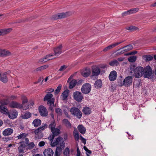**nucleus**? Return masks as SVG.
Wrapping results in <instances>:
<instances>
[{"instance_id":"f257e3e1","label":"nucleus","mask_w":156,"mask_h":156,"mask_svg":"<svg viewBox=\"0 0 156 156\" xmlns=\"http://www.w3.org/2000/svg\"><path fill=\"white\" fill-rule=\"evenodd\" d=\"M55 136L52 134L50 135L48 137L49 140L51 141V145L52 147H54L56 145L57 146L55 152V156H59L63 149L65 147V143L63 138L61 136H59L55 139V140H53V139Z\"/></svg>"},{"instance_id":"f03ea898","label":"nucleus","mask_w":156,"mask_h":156,"mask_svg":"<svg viewBox=\"0 0 156 156\" xmlns=\"http://www.w3.org/2000/svg\"><path fill=\"white\" fill-rule=\"evenodd\" d=\"M20 145L18 147L19 153L24 152V150L26 147L27 146V149H31L34 147L35 145L33 142L30 143L28 138L25 139V142L24 141H22L19 142Z\"/></svg>"},{"instance_id":"7ed1b4c3","label":"nucleus","mask_w":156,"mask_h":156,"mask_svg":"<svg viewBox=\"0 0 156 156\" xmlns=\"http://www.w3.org/2000/svg\"><path fill=\"white\" fill-rule=\"evenodd\" d=\"M135 65H131L129 67L131 73H134L136 78H139L143 76L144 68L141 66L136 67Z\"/></svg>"},{"instance_id":"20e7f679","label":"nucleus","mask_w":156,"mask_h":156,"mask_svg":"<svg viewBox=\"0 0 156 156\" xmlns=\"http://www.w3.org/2000/svg\"><path fill=\"white\" fill-rule=\"evenodd\" d=\"M47 127L48 125L45 123L44 125H42L34 131V133L35 135V137L36 140L40 139L43 137L44 135L42 132Z\"/></svg>"},{"instance_id":"39448f33","label":"nucleus","mask_w":156,"mask_h":156,"mask_svg":"<svg viewBox=\"0 0 156 156\" xmlns=\"http://www.w3.org/2000/svg\"><path fill=\"white\" fill-rule=\"evenodd\" d=\"M70 112L72 115L79 119L82 117V113L79 108L75 107H71L70 108Z\"/></svg>"},{"instance_id":"423d86ee","label":"nucleus","mask_w":156,"mask_h":156,"mask_svg":"<svg viewBox=\"0 0 156 156\" xmlns=\"http://www.w3.org/2000/svg\"><path fill=\"white\" fill-rule=\"evenodd\" d=\"M91 88V85L88 83L84 84L82 86L81 88V91L84 94L89 93L90 91Z\"/></svg>"},{"instance_id":"0eeeda50","label":"nucleus","mask_w":156,"mask_h":156,"mask_svg":"<svg viewBox=\"0 0 156 156\" xmlns=\"http://www.w3.org/2000/svg\"><path fill=\"white\" fill-rule=\"evenodd\" d=\"M143 75L145 78H149L152 74L151 68L149 66H147L144 68Z\"/></svg>"},{"instance_id":"6e6552de","label":"nucleus","mask_w":156,"mask_h":156,"mask_svg":"<svg viewBox=\"0 0 156 156\" xmlns=\"http://www.w3.org/2000/svg\"><path fill=\"white\" fill-rule=\"evenodd\" d=\"M9 106L12 108H23V110H26L29 108L28 105L23 107V105L16 102L12 101L10 104Z\"/></svg>"},{"instance_id":"1a4fd4ad","label":"nucleus","mask_w":156,"mask_h":156,"mask_svg":"<svg viewBox=\"0 0 156 156\" xmlns=\"http://www.w3.org/2000/svg\"><path fill=\"white\" fill-rule=\"evenodd\" d=\"M73 98L76 101L81 102L82 101L83 96L81 92L76 91L73 93Z\"/></svg>"},{"instance_id":"9d476101","label":"nucleus","mask_w":156,"mask_h":156,"mask_svg":"<svg viewBox=\"0 0 156 156\" xmlns=\"http://www.w3.org/2000/svg\"><path fill=\"white\" fill-rule=\"evenodd\" d=\"M133 78L132 76H129L126 77L123 81L124 86L126 87H129L132 85Z\"/></svg>"},{"instance_id":"9b49d317","label":"nucleus","mask_w":156,"mask_h":156,"mask_svg":"<svg viewBox=\"0 0 156 156\" xmlns=\"http://www.w3.org/2000/svg\"><path fill=\"white\" fill-rule=\"evenodd\" d=\"M101 69L97 66H93L92 67L91 73L92 76H98L100 74Z\"/></svg>"},{"instance_id":"f8f14e48","label":"nucleus","mask_w":156,"mask_h":156,"mask_svg":"<svg viewBox=\"0 0 156 156\" xmlns=\"http://www.w3.org/2000/svg\"><path fill=\"white\" fill-rule=\"evenodd\" d=\"M73 75H71V76L67 80V82L69 83V88L70 89L73 88L76 84L77 82L76 80L72 79L73 78Z\"/></svg>"},{"instance_id":"ddd939ff","label":"nucleus","mask_w":156,"mask_h":156,"mask_svg":"<svg viewBox=\"0 0 156 156\" xmlns=\"http://www.w3.org/2000/svg\"><path fill=\"white\" fill-rule=\"evenodd\" d=\"M39 111L41 115L46 117L48 115V112L46 108L43 106H40L39 107Z\"/></svg>"},{"instance_id":"4468645a","label":"nucleus","mask_w":156,"mask_h":156,"mask_svg":"<svg viewBox=\"0 0 156 156\" xmlns=\"http://www.w3.org/2000/svg\"><path fill=\"white\" fill-rule=\"evenodd\" d=\"M124 41H123L121 42H115L114 43L112 44H111V45H109L108 46L105 48L103 49V51H107L108 50L110 49L111 48H112L115 47L118 45L119 44H120L122 43Z\"/></svg>"},{"instance_id":"2eb2a0df","label":"nucleus","mask_w":156,"mask_h":156,"mask_svg":"<svg viewBox=\"0 0 156 156\" xmlns=\"http://www.w3.org/2000/svg\"><path fill=\"white\" fill-rule=\"evenodd\" d=\"M117 76V73L116 71L113 70L110 73L109 76V78L111 81H112L116 80Z\"/></svg>"},{"instance_id":"dca6fc26","label":"nucleus","mask_w":156,"mask_h":156,"mask_svg":"<svg viewBox=\"0 0 156 156\" xmlns=\"http://www.w3.org/2000/svg\"><path fill=\"white\" fill-rule=\"evenodd\" d=\"M133 46L131 44H129L127 45H126L122 48H121L120 49H124L123 50L121 51L120 52H119V54H121L123 53L124 52H127L128 51L132 49H133Z\"/></svg>"},{"instance_id":"f3484780","label":"nucleus","mask_w":156,"mask_h":156,"mask_svg":"<svg viewBox=\"0 0 156 156\" xmlns=\"http://www.w3.org/2000/svg\"><path fill=\"white\" fill-rule=\"evenodd\" d=\"M44 156H53L54 152L53 150L51 148H48L45 149L43 152Z\"/></svg>"},{"instance_id":"a211bd4d","label":"nucleus","mask_w":156,"mask_h":156,"mask_svg":"<svg viewBox=\"0 0 156 156\" xmlns=\"http://www.w3.org/2000/svg\"><path fill=\"white\" fill-rule=\"evenodd\" d=\"M0 56L1 57H6L11 55V52L8 50L3 49H1Z\"/></svg>"},{"instance_id":"6ab92c4d","label":"nucleus","mask_w":156,"mask_h":156,"mask_svg":"<svg viewBox=\"0 0 156 156\" xmlns=\"http://www.w3.org/2000/svg\"><path fill=\"white\" fill-rule=\"evenodd\" d=\"M62 44L59 45L58 47L54 48V52L55 55H59L62 53Z\"/></svg>"},{"instance_id":"aec40b11","label":"nucleus","mask_w":156,"mask_h":156,"mask_svg":"<svg viewBox=\"0 0 156 156\" xmlns=\"http://www.w3.org/2000/svg\"><path fill=\"white\" fill-rule=\"evenodd\" d=\"M13 132V130L11 128H8L2 132V134L4 136H8L11 135Z\"/></svg>"},{"instance_id":"412c9836","label":"nucleus","mask_w":156,"mask_h":156,"mask_svg":"<svg viewBox=\"0 0 156 156\" xmlns=\"http://www.w3.org/2000/svg\"><path fill=\"white\" fill-rule=\"evenodd\" d=\"M91 70L90 68H86L82 73V75L84 77H87L89 76L91 73Z\"/></svg>"},{"instance_id":"4be33fe9","label":"nucleus","mask_w":156,"mask_h":156,"mask_svg":"<svg viewBox=\"0 0 156 156\" xmlns=\"http://www.w3.org/2000/svg\"><path fill=\"white\" fill-rule=\"evenodd\" d=\"M7 74V73L6 72L2 74L0 73V80L4 83H6L8 81Z\"/></svg>"},{"instance_id":"5701e85b","label":"nucleus","mask_w":156,"mask_h":156,"mask_svg":"<svg viewBox=\"0 0 156 156\" xmlns=\"http://www.w3.org/2000/svg\"><path fill=\"white\" fill-rule=\"evenodd\" d=\"M52 97L53 95L52 94L48 93L44 96V101H47V102H48V101H50L55 100L54 98H52Z\"/></svg>"},{"instance_id":"b1692460","label":"nucleus","mask_w":156,"mask_h":156,"mask_svg":"<svg viewBox=\"0 0 156 156\" xmlns=\"http://www.w3.org/2000/svg\"><path fill=\"white\" fill-rule=\"evenodd\" d=\"M53 56V55L52 54H49L47 55L43 58L40 59L39 60V62H46L50 60V59H48L49 57Z\"/></svg>"},{"instance_id":"393cba45","label":"nucleus","mask_w":156,"mask_h":156,"mask_svg":"<svg viewBox=\"0 0 156 156\" xmlns=\"http://www.w3.org/2000/svg\"><path fill=\"white\" fill-rule=\"evenodd\" d=\"M54 102L55 100L50 101L47 102V105L49 106L48 109L50 110L52 112L54 111V107H55Z\"/></svg>"},{"instance_id":"a878e982","label":"nucleus","mask_w":156,"mask_h":156,"mask_svg":"<svg viewBox=\"0 0 156 156\" xmlns=\"http://www.w3.org/2000/svg\"><path fill=\"white\" fill-rule=\"evenodd\" d=\"M9 116L11 119H13L16 118L18 115V112L16 110H13L10 113H9Z\"/></svg>"},{"instance_id":"bb28decb","label":"nucleus","mask_w":156,"mask_h":156,"mask_svg":"<svg viewBox=\"0 0 156 156\" xmlns=\"http://www.w3.org/2000/svg\"><path fill=\"white\" fill-rule=\"evenodd\" d=\"M0 112L3 114H9V112L6 106L3 105H0Z\"/></svg>"},{"instance_id":"cd10ccee","label":"nucleus","mask_w":156,"mask_h":156,"mask_svg":"<svg viewBox=\"0 0 156 156\" xmlns=\"http://www.w3.org/2000/svg\"><path fill=\"white\" fill-rule=\"evenodd\" d=\"M12 30V29L11 28L0 29V36L9 33Z\"/></svg>"},{"instance_id":"c85d7f7f","label":"nucleus","mask_w":156,"mask_h":156,"mask_svg":"<svg viewBox=\"0 0 156 156\" xmlns=\"http://www.w3.org/2000/svg\"><path fill=\"white\" fill-rule=\"evenodd\" d=\"M28 134L25 133H20L19 135L17 136L16 137H15V138H17V140H21L22 141L23 140L25 139H25L27 138L26 137L28 136Z\"/></svg>"},{"instance_id":"c756f323","label":"nucleus","mask_w":156,"mask_h":156,"mask_svg":"<svg viewBox=\"0 0 156 156\" xmlns=\"http://www.w3.org/2000/svg\"><path fill=\"white\" fill-rule=\"evenodd\" d=\"M82 111L84 115H90L91 112V109L87 107H83Z\"/></svg>"},{"instance_id":"7c9ffc66","label":"nucleus","mask_w":156,"mask_h":156,"mask_svg":"<svg viewBox=\"0 0 156 156\" xmlns=\"http://www.w3.org/2000/svg\"><path fill=\"white\" fill-rule=\"evenodd\" d=\"M62 123L68 129H70L72 128V125L68 119H64L62 121Z\"/></svg>"},{"instance_id":"2f4dec72","label":"nucleus","mask_w":156,"mask_h":156,"mask_svg":"<svg viewBox=\"0 0 156 156\" xmlns=\"http://www.w3.org/2000/svg\"><path fill=\"white\" fill-rule=\"evenodd\" d=\"M31 116L30 113L29 112H23L21 115V117L23 119H27L30 118Z\"/></svg>"},{"instance_id":"473e14b6","label":"nucleus","mask_w":156,"mask_h":156,"mask_svg":"<svg viewBox=\"0 0 156 156\" xmlns=\"http://www.w3.org/2000/svg\"><path fill=\"white\" fill-rule=\"evenodd\" d=\"M41 120L38 119H35L32 122V124L35 127H37L41 125Z\"/></svg>"},{"instance_id":"72a5a7b5","label":"nucleus","mask_w":156,"mask_h":156,"mask_svg":"<svg viewBox=\"0 0 156 156\" xmlns=\"http://www.w3.org/2000/svg\"><path fill=\"white\" fill-rule=\"evenodd\" d=\"M79 131L82 134H84L86 132V129L82 125H79L78 126Z\"/></svg>"},{"instance_id":"f704fd0d","label":"nucleus","mask_w":156,"mask_h":156,"mask_svg":"<svg viewBox=\"0 0 156 156\" xmlns=\"http://www.w3.org/2000/svg\"><path fill=\"white\" fill-rule=\"evenodd\" d=\"M52 134L55 136H57L60 133V130L59 129L55 128L51 130Z\"/></svg>"},{"instance_id":"c9c22d12","label":"nucleus","mask_w":156,"mask_h":156,"mask_svg":"<svg viewBox=\"0 0 156 156\" xmlns=\"http://www.w3.org/2000/svg\"><path fill=\"white\" fill-rule=\"evenodd\" d=\"M69 90H67L64 91L62 94V99L63 100H65L67 98L69 94Z\"/></svg>"},{"instance_id":"e433bc0d","label":"nucleus","mask_w":156,"mask_h":156,"mask_svg":"<svg viewBox=\"0 0 156 156\" xmlns=\"http://www.w3.org/2000/svg\"><path fill=\"white\" fill-rule=\"evenodd\" d=\"M109 64L110 66H117L119 65V62L116 60L114 59L109 62Z\"/></svg>"},{"instance_id":"4c0bfd02","label":"nucleus","mask_w":156,"mask_h":156,"mask_svg":"<svg viewBox=\"0 0 156 156\" xmlns=\"http://www.w3.org/2000/svg\"><path fill=\"white\" fill-rule=\"evenodd\" d=\"M141 80L140 79L136 80L133 82V86L136 87H138L140 86Z\"/></svg>"},{"instance_id":"58836bf2","label":"nucleus","mask_w":156,"mask_h":156,"mask_svg":"<svg viewBox=\"0 0 156 156\" xmlns=\"http://www.w3.org/2000/svg\"><path fill=\"white\" fill-rule=\"evenodd\" d=\"M126 29L127 30L130 31L131 32H133L137 30L138 29V28L137 27H136L133 26H131L129 27H127L126 28Z\"/></svg>"},{"instance_id":"ea45409f","label":"nucleus","mask_w":156,"mask_h":156,"mask_svg":"<svg viewBox=\"0 0 156 156\" xmlns=\"http://www.w3.org/2000/svg\"><path fill=\"white\" fill-rule=\"evenodd\" d=\"M48 66L47 65H44L43 66H41L36 69V71H41L43 70L44 69H46L48 68Z\"/></svg>"},{"instance_id":"a19ab883","label":"nucleus","mask_w":156,"mask_h":156,"mask_svg":"<svg viewBox=\"0 0 156 156\" xmlns=\"http://www.w3.org/2000/svg\"><path fill=\"white\" fill-rule=\"evenodd\" d=\"M94 85L95 87H98L101 88L102 86V82L101 80H97L95 82Z\"/></svg>"},{"instance_id":"79ce46f5","label":"nucleus","mask_w":156,"mask_h":156,"mask_svg":"<svg viewBox=\"0 0 156 156\" xmlns=\"http://www.w3.org/2000/svg\"><path fill=\"white\" fill-rule=\"evenodd\" d=\"M136 59V56L133 55L129 57L128 60L129 62H135Z\"/></svg>"},{"instance_id":"37998d69","label":"nucleus","mask_w":156,"mask_h":156,"mask_svg":"<svg viewBox=\"0 0 156 156\" xmlns=\"http://www.w3.org/2000/svg\"><path fill=\"white\" fill-rule=\"evenodd\" d=\"M67 14V12H66V13L63 12L58 13V19H62L66 17Z\"/></svg>"},{"instance_id":"c03bdc74","label":"nucleus","mask_w":156,"mask_h":156,"mask_svg":"<svg viewBox=\"0 0 156 156\" xmlns=\"http://www.w3.org/2000/svg\"><path fill=\"white\" fill-rule=\"evenodd\" d=\"M70 150L69 147H66L64 151L63 154L64 156H68L69 154Z\"/></svg>"},{"instance_id":"a18cd8bd","label":"nucleus","mask_w":156,"mask_h":156,"mask_svg":"<svg viewBox=\"0 0 156 156\" xmlns=\"http://www.w3.org/2000/svg\"><path fill=\"white\" fill-rule=\"evenodd\" d=\"M0 102L1 105H7L9 103V101L7 99H2L1 100Z\"/></svg>"},{"instance_id":"49530a36","label":"nucleus","mask_w":156,"mask_h":156,"mask_svg":"<svg viewBox=\"0 0 156 156\" xmlns=\"http://www.w3.org/2000/svg\"><path fill=\"white\" fill-rule=\"evenodd\" d=\"M21 98L22 101V104L23 105L27 102L28 100L26 96L24 95H22L21 96Z\"/></svg>"},{"instance_id":"de8ad7c7","label":"nucleus","mask_w":156,"mask_h":156,"mask_svg":"<svg viewBox=\"0 0 156 156\" xmlns=\"http://www.w3.org/2000/svg\"><path fill=\"white\" fill-rule=\"evenodd\" d=\"M139 10V9L138 8H136L132 9L129 10L130 13L131 14L134 13L138 12Z\"/></svg>"},{"instance_id":"09e8293b","label":"nucleus","mask_w":156,"mask_h":156,"mask_svg":"<svg viewBox=\"0 0 156 156\" xmlns=\"http://www.w3.org/2000/svg\"><path fill=\"white\" fill-rule=\"evenodd\" d=\"M62 87V85L59 84L58 86L57 89L55 90V95L57 94L60 91Z\"/></svg>"},{"instance_id":"8fccbe9b","label":"nucleus","mask_w":156,"mask_h":156,"mask_svg":"<svg viewBox=\"0 0 156 156\" xmlns=\"http://www.w3.org/2000/svg\"><path fill=\"white\" fill-rule=\"evenodd\" d=\"M55 112L59 115H61L62 113V110L60 108H57L55 109Z\"/></svg>"},{"instance_id":"3c124183","label":"nucleus","mask_w":156,"mask_h":156,"mask_svg":"<svg viewBox=\"0 0 156 156\" xmlns=\"http://www.w3.org/2000/svg\"><path fill=\"white\" fill-rule=\"evenodd\" d=\"M55 122H53L51 123L48 126L49 128L51 130H53L54 128H55Z\"/></svg>"},{"instance_id":"603ef678","label":"nucleus","mask_w":156,"mask_h":156,"mask_svg":"<svg viewBox=\"0 0 156 156\" xmlns=\"http://www.w3.org/2000/svg\"><path fill=\"white\" fill-rule=\"evenodd\" d=\"M153 57V56L149 55H146V61H150L152 60Z\"/></svg>"},{"instance_id":"864d4df0","label":"nucleus","mask_w":156,"mask_h":156,"mask_svg":"<svg viewBox=\"0 0 156 156\" xmlns=\"http://www.w3.org/2000/svg\"><path fill=\"white\" fill-rule=\"evenodd\" d=\"M67 68V66L66 65H63L61 66L59 69L58 71H62L65 69Z\"/></svg>"},{"instance_id":"5fc2aeb1","label":"nucleus","mask_w":156,"mask_h":156,"mask_svg":"<svg viewBox=\"0 0 156 156\" xmlns=\"http://www.w3.org/2000/svg\"><path fill=\"white\" fill-rule=\"evenodd\" d=\"M137 53V51H132V52L128 53L126 54H125V55H135Z\"/></svg>"},{"instance_id":"6e6d98bb","label":"nucleus","mask_w":156,"mask_h":156,"mask_svg":"<svg viewBox=\"0 0 156 156\" xmlns=\"http://www.w3.org/2000/svg\"><path fill=\"white\" fill-rule=\"evenodd\" d=\"M80 139L81 140V142L83 143L84 144H86V140L81 135L80 136Z\"/></svg>"},{"instance_id":"4d7b16f0","label":"nucleus","mask_w":156,"mask_h":156,"mask_svg":"<svg viewBox=\"0 0 156 156\" xmlns=\"http://www.w3.org/2000/svg\"><path fill=\"white\" fill-rule=\"evenodd\" d=\"M130 13L129 11V10H128L127 11L125 12H123L122 14V15L123 16H126L127 15L130 14Z\"/></svg>"},{"instance_id":"13d9d810","label":"nucleus","mask_w":156,"mask_h":156,"mask_svg":"<svg viewBox=\"0 0 156 156\" xmlns=\"http://www.w3.org/2000/svg\"><path fill=\"white\" fill-rule=\"evenodd\" d=\"M118 86L120 87H122L124 85V84H123V82H122V80H119L118 81Z\"/></svg>"},{"instance_id":"bf43d9fd","label":"nucleus","mask_w":156,"mask_h":156,"mask_svg":"<svg viewBox=\"0 0 156 156\" xmlns=\"http://www.w3.org/2000/svg\"><path fill=\"white\" fill-rule=\"evenodd\" d=\"M118 86L120 87H122L124 85V84H123V82H122V80H119L118 81Z\"/></svg>"},{"instance_id":"052dcab7","label":"nucleus","mask_w":156,"mask_h":156,"mask_svg":"<svg viewBox=\"0 0 156 156\" xmlns=\"http://www.w3.org/2000/svg\"><path fill=\"white\" fill-rule=\"evenodd\" d=\"M75 140L76 141H78L79 139V134H76L73 135Z\"/></svg>"},{"instance_id":"680f3d73","label":"nucleus","mask_w":156,"mask_h":156,"mask_svg":"<svg viewBox=\"0 0 156 156\" xmlns=\"http://www.w3.org/2000/svg\"><path fill=\"white\" fill-rule=\"evenodd\" d=\"M58 14H56L53 16L52 17V19L54 20H56L58 19Z\"/></svg>"},{"instance_id":"e2e57ef3","label":"nucleus","mask_w":156,"mask_h":156,"mask_svg":"<svg viewBox=\"0 0 156 156\" xmlns=\"http://www.w3.org/2000/svg\"><path fill=\"white\" fill-rule=\"evenodd\" d=\"M44 144H45L44 142L43 141H40L39 142V144H38V145L40 147H41L43 146L44 145Z\"/></svg>"},{"instance_id":"0e129e2a","label":"nucleus","mask_w":156,"mask_h":156,"mask_svg":"<svg viewBox=\"0 0 156 156\" xmlns=\"http://www.w3.org/2000/svg\"><path fill=\"white\" fill-rule=\"evenodd\" d=\"M81 153L78 147L77 148L76 156H80Z\"/></svg>"},{"instance_id":"69168bd1","label":"nucleus","mask_w":156,"mask_h":156,"mask_svg":"<svg viewBox=\"0 0 156 156\" xmlns=\"http://www.w3.org/2000/svg\"><path fill=\"white\" fill-rule=\"evenodd\" d=\"M83 81V80H78V81H77V80H76V84L78 85H79L80 84H81L82 83Z\"/></svg>"},{"instance_id":"338daca9","label":"nucleus","mask_w":156,"mask_h":156,"mask_svg":"<svg viewBox=\"0 0 156 156\" xmlns=\"http://www.w3.org/2000/svg\"><path fill=\"white\" fill-rule=\"evenodd\" d=\"M3 139L4 140V141H5L7 142V141L11 140V138L10 137H5L4 138H3Z\"/></svg>"},{"instance_id":"774afa93","label":"nucleus","mask_w":156,"mask_h":156,"mask_svg":"<svg viewBox=\"0 0 156 156\" xmlns=\"http://www.w3.org/2000/svg\"><path fill=\"white\" fill-rule=\"evenodd\" d=\"M17 96H15V95H12L9 98L12 100H14L16 99L17 98Z\"/></svg>"}]
</instances>
